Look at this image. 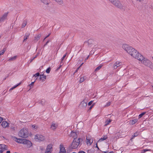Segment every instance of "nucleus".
<instances>
[{
    "mask_svg": "<svg viewBox=\"0 0 153 153\" xmlns=\"http://www.w3.org/2000/svg\"><path fill=\"white\" fill-rule=\"evenodd\" d=\"M141 150H138L137 153H141Z\"/></svg>",
    "mask_w": 153,
    "mask_h": 153,
    "instance_id": "obj_56",
    "label": "nucleus"
},
{
    "mask_svg": "<svg viewBox=\"0 0 153 153\" xmlns=\"http://www.w3.org/2000/svg\"><path fill=\"white\" fill-rule=\"evenodd\" d=\"M51 34V33H49L48 35L46 37V38H48V37Z\"/></svg>",
    "mask_w": 153,
    "mask_h": 153,
    "instance_id": "obj_55",
    "label": "nucleus"
},
{
    "mask_svg": "<svg viewBox=\"0 0 153 153\" xmlns=\"http://www.w3.org/2000/svg\"><path fill=\"white\" fill-rule=\"evenodd\" d=\"M46 79V76H43V77H40L39 80L42 82L44 81Z\"/></svg>",
    "mask_w": 153,
    "mask_h": 153,
    "instance_id": "obj_24",
    "label": "nucleus"
},
{
    "mask_svg": "<svg viewBox=\"0 0 153 153\" xmlns=\"http://www.w3.org/2000/svg\"><path fill=\"white\" fill-rule=\"evenodd\" d=\"M102 65H100L97 67L95 69V71H97L100 70L102 67Z\"/></svg>",
    "mask_w": 153,
    "mask_h": 153,
    "instance_id": "obj_33",
    "label": "nucleus"
},
{
    "mask_svg": "<svg viewBox=\"0 0 153 153\" xmlns=\"http://www.w3.org/2000/svg\"><path fill=\"white\" fill-rule=\"evenodd\" d=\"M66 54H67V53H66L65 54V55H64L63 56V57L62 58V59H61V64H63V60L65 58V56H66Z\"/></svg>",
    "mask_w": 153,
    "mask_h": 153,
    "instance_id": "obj_32",
    "label": "nucleus"
},
{
    "mask_svg": "<svg viewBox=\"0 0 153 153\" xmlns=\"http://www.w3.org/2000/svg\"><path fill=\"white\" fill-rule=\"evenodd\" d=\"M0 146H1L0 148L1 149L0 150V153H2L4 151L8 149L7 146L5 144H0Z\"/></svg>",
    "mask_w": 153,
    "mask_h": 153,
    "instance_id": "obj_8",
    "label": "nucleus"
},
{
    "mask_svg": "<svg viewBox=\"0 0 153 153\" xmlns=\"http://www.w3.org/2000/svg\"><path fill=\"white\" fill-rule=\"evenodd\" d=\"M21 83H20L19 84H18V85H15V86H14L13 87L11 88L10 89V91H11L13 90L16 87H17Z\"/></svg>",
    "mask_w": 153,
    "mask_h": 153,
    "instance_id": "obj_30",
    "label": "nucleus"
},
{
    "mask_svg": "<svg viewBox=\"0 0 153 153\" xmlns=\"http://www.w3.org/2000/svg\"><path fill=\"white\" fill-rule=\"evenodd\" d=\"M37 56V55H36L34 57L33 59H31L30 60V62H31L34 59H35V58H36V57Z\"/></svg>",
    "mask_w": 153,
    "mask_h": 153,
    "instance_id": "obj_42",
    "label": "nucleus"
},
{
    "mask_svg": "<svg viewBox=\"0 0 153 153\" xmlns=\"http://www.w3.org/2000/svg\"><path fill=\"white\" fill-rule=\"evenodd\" d=\"M146 112H143L142 113H141V114H140L138 116L139 118H140L141 117H142V116L146 114Z\"/></svg>",
    "mask_w": 153,
    "mask_h": 153,
    "instance_id": "obj_29",
    "label": "nucleus"
},
{
    "mask_svg": "<svg viewBox=\"0 0 153 153\" xmlns=\"http://www.w3.org/2000/svg\"><path fill=\"white\" fill-rule=\"evenodd\" d=\"M59 4H62L63 3L62 0H55Z\"/></svg>",
    "mask_w": 153,
    "mask_h": 153,
    "instance_id": "obj_22",
    "label": "nucleus"
},
{
    "mask_svg": "<svg viewBox=\"0 0 153 153\" xmlns=\"http://www.w3.org/2000/svg\"><path fill=\"white\" fill-rule=\"evenodd\" d=\"M51 68H48L46 70V72L47 73H49L50 72V71H51Z\"/></svg>",
    "mask_w": 153,
    "mask_h": 153,
    "instance_id": "obj_38",
    "label": "nucleus"
},
{
    "mask_svg": "<svg viewBox=\"0 0 153 153\" xmlns=\"http://www.w3.org/2000/svg\"><path fill=\"white\" fill-rule=\"evenodd\" d=\"M8 13H5L2 15V16L0 18V22H3L7 19L8 16Z\"/></svg>",
    "mask_w": 153,
    "mask_h": 153,
    "instance_id": "obj_10",
    "label": "nucleus"
},
{
    "mask_svg": "<svg viewBox=\"0 0 153 153\" xmlns=\"http://www.w3.org/2000/svg\"><path fill=\"white\" fill-rule=\"evenodd\" d=\"M134 120L131 121L130 122V123H131L132 125H133L134 124Z\"/></svg>",
    "mask_w": 153,
    "mask_h": 153,
    "instance_id": "obj_48",
    "label": "nucleus"
},
{
    "mask_svg": "<svg viewBox=\"0 0 153 153\" xmlns=\"http://www.w3.org/2000/svg\"><path fill=\"white\" fill-rule=\"evenodd\" d=\"M13 138L16 139L15 141L16 142L19 143L26 145L28 148H30L32 146V143L28 140L22 138H17L15 136Z\"/></svg>",
    "mask_w": 153,
    "mask_h": 153,
    "instance_id": "obj_2",
    "label": "nucleus"
},
{
    "mask_svg": "<svg viewBox=\"0 0 153 153\" xmlns=\"http://www.w3.org/2000/svg\"><path fill=\"white\" fill-rule=\"evenodd\" d=\"M18 136L22 138H25L28 137V130L26 128H23L19 132Z\"/></svg>",
    "mask_w": 153,
    "mask_h": 153,
    "instance_id": "obj_6",
    "label": "nucleus"
},
{
    "mask_svg": "<svg viewBox=\"0 0 153 153\" xmlns=\"http://www.w3.org/2000/svg\"><path fill=\"white\" fill-rule=\"evenodd\" d=\"M85 80V79L84 77H81L79 80V82L80 83L82 82Z\"/></svg>",
    "mask_w": 153,
    "mask_h": 153,
    "instance_id": "obj_34",
    "label": "nucleus"
},
{
    "mask_svg": "<svg viewBox=\"0 0 153 153\" xmlns=\"http://www.w3.org/2000/svg\"><path fill=\"white\" fill-rule=\"evenodd\" d=\"M94 106V105L93 104L89 108V110H90L91 109V108H92L93 107V106Z\"/></svg>",
    "mask_w": 153,
    "mask_h": 153,
    "instance_id": "obj_50",
    "label": "nucleus"
},
{
    "mask_svg": "<svg viewBox=\"0 0 153 153\" xmlns=\"http://www.w3.org/2000/svg\"><path fill=\"white\" fill-rule=\"evenodd\" d=\"M39 76H40V77H43V76H44L43 74H40V75H39Z\"/></svg>",
    "mask_w": 153,
    "mask_h": 153,
    "instance_id": "obj_52",
    "label": "nucleus"
},
{
    "mask_svg": "<svg viewBox=\"0 0 153 153\" xmlns=\"http://www.w3.org/2000/svg\"><path fill=\"white\" fill-rule=\"evenodd\" d=\"M136 0L137 1H140V2H141V1H143V0Z\"/></svg>",
    "mask_w": 153,
    "mask_h": 153,
    "instance_id": "obj_59",
    "label": "nucleus"
},
{
    "mask_svg": "<svg viewBox=\"0 0 153 153\" xmlns=\"http://www.w3.org/2000/svg\"><path fill=\"white\" fill-rule=\"evenodd\" d=\"M111 104V102H108L107 104L105 105V107H107L109 106Z\"/></svg>",
    "mask_w": 153,
    "mask_h": 153,
    "instance_id": "obj_41",
    "label": "nucleus"
},
{
    "mask_svg": "<svg viewBox=\"0 0 153 153\" xmlns=\"http://www.w3.org/2000/svg\"><path fill=\"white\" fill-rule=\"evenodd\" d=\"M137 119H134V123L137 122Z\"/></svg>",
    "mask_w": 153,
    "mask_h": 153,
    "instance_id": "obj_54",
    "label": "nucleus"
},
{
    "mask_svg": "<svg viewBox=\"0 0 153 153\" xmlns=\"http://www.w3.org/2000/svg\"><path fill=\"white\" fill-rule=\"evenodd\" d=\"M77 134L75 132H73L72 131L71 132V136L73 137L74 138H76V136Z\"/></svg>",
    "mask_w": 153,
    "mask_h": 153,
    "instance_id": "obj_18",
    "label": "nucleus"
},
{
    "mask_svg": "<svg viewBox=\"0 0 153 153\" xmlns=\"http://www.w3.org/2000/svg\"><path fill=\"white\" fill-rule=\"evenodd\" d=\"M134 151H136L137 150V149H136V148H135V147H134Z\"/></svg>",
    "mask_w": 153,
    "mask_h": 153,
    "instance_id": "obj_63",
    "label": "nucleus"
},
{
    "mask_svg": "<svg viewBox=\"0 0 153 153\" xmlns=\"http://www.w3.org/2000/svg\"><path fill=\"white\" fill-rule=\"evenodd\" d=\"M79 67H78L76 69V70L75 72H74V73H76V72H77V71H78V70H79Z\"/></svg>",
    "mask_w": 153,
    "mask_h": 153,
    "instance_id": "obj_53",
    "label": "nucleus"
},
{
    "mask_svg": "<svg viewBox=\"0 0 153 153\" xmlns=\"http://www.w3.org/2000/svg\"><path fill=\"white\" fill-rule=\"evenodd\" d=\"M41 1L46 4H49V2L47 0H41Z\"/></svg>",
    "mask_w": 153,
    "mask_h": 153,
    "instance_id": "obj_25",
    "label": "nucleus"
},
{
    "mask_svg": "<svg viewBox=\"0 0 153 153\" xmlns=\"http://www.w3.org/2000/svg\"><path fill=\"white\" fill-rule=\"evenodd\" d=\"M78 153H85V152L83 151H79Z\"/></svg>",
    "mask_w": 153,
    "mask_h": 153,
    "instance_id": "obj_47",
    "label": "nucleus"
},
{
    "mask_svg": "<svg viewBox=\"0 0 153 153\" xmlns=\"http://www.w3.org/2000/svg\"><path fill=\"white\" fill-rule=\"evenodd\" d=\"M87 105V101L85 100L82 101L79 104V107L80 109H84Z\"/></svg>",
    "mask_w": 153,
    "mask_h": 153,
    "instance_id": "obj_7",
    "label": "nucleus"
},
{
    "mask_svg": "<svg viewBox=\"0 0 153 153\" xmlns=\"http://www.w3.org/2000/svg\"><path fill=\"white\" fill-rule=\"evenodd\" d=\"M107 135L104 136L103 137L101 138L98 141H101L106 140L107 138Z\"/></svg>",
    "mask_w": 153,
    "mask_h": 153,
    "instance_id": "obj_19",
    "label": "nucleus"
},
{
    "mask_svg": "<svg viewBox=\"0 0 153 153\" xmlns=\"http://www.w3.org/2000/svg\"><path fill=\"white\" fill-rule=\"evenodd\" d=\"M88 137H86L87 143V144H89L90 145L93 142V140L91 139H89L88 138Z\"/></svg>",
    "mask_w": 153,
    "mask_h": 153,
    "instance_id": "obj_16",
    "label": "nucleus"
},
{
    "mask_svg": "<svg viewBox=\"0 0 153 153\" xmlns=\"http://www.w3.org/2000/svg\"><path fill=\"white\" fill-rule=\"evenodd\" d=\"M140 133V132L139 131H137L135 133H134V137H136L138 136V135H139Z\"/></svg>",
    "mask_w": 153,
    "mask_h": 153,
    "instance_id": "obj_37",
    "label": "nucleus"
},
{
    "mask_svg": "<svg viewBox=\"0 0 153 153\" xmlns=\"http://www.w3.org/2000/svg\"><path fill=\"white\" fill-rule=\"evenodd\" d=\"M133 138L132 137V138H131V139H130V140H131V141H133Z\"/></svg>",
    "mask_w": 153,
    "mask_h": 153,
    "instance_id": "obj_62",
    "label": "nucleus"
},
{
    "mask_svg": "<svg viewBox=\"0 0 153 153\" xmlns=\"http://www.w3.org/2000/svg\"><path fill=\"white\" fill-rule=\"evenodd\" d=\"M3 120V118L0 117V123H1L2 121Z\"/></svg>",
    "mask_w": 153,
    "mask_h": 153,
    "instance_id": "obj_46",
    "label": "nucleus"
},
{
    "mask_svg": "<svg viewBox=\"0 0 153 153\" xmlns=\"http://www.w3.org/2000/svg\"><path fill=\"white\" fill-rule=\"evenodd\" d=\"M111 120H106L105 122V126H106L108 125L109 124V123L111 122Z\"/></svg>",
    "mask_w": 153,
    "mask_h": 153,
    "instance_id": "obj_26",
    "label": "nucleus"
},
{
    "mask_svg": "<svg viewBox=\"0 0 153 153\" xmlns=\"http://www.w3.org/2000/svg\"><path fill=\"white\" fill-rule=\"evenodd\" d=\"M82 141V139L80 138H74L72 143L70 146V148L74 149H77L78 146H79V145L80 142Z\"/></svg>",
    "mask_w": 153,
    "mask_h": 153,
    "instance_id": "obj_3",
    "label": "nucleus"
},
{
    "mask_svg": "<svg viewBox=\"0 0 153 153\" xmlns=\"http://www.w3.org/2000/svg\"><path fill=\"white\" fill-rule=\"evenodd\" d=\"M32 82L31 84L29 85V86H30V89L32 88L33 87V85L34 83V82Z\"/></svg>",
    "mask_w": 153,
    "mask_h": 153,
    "instance_id": "obj_35",
    "label": "nucleus"
},
{
    "mask_svg": "<svg viewBox=\"0 0 153 153\" xmlns=\"http://www.w3.org/2000/svg\"><path fill=\"white\" fill-rule=\"evenodd\" d=\"M106 153H114V152L113 151H111L110 152H106Z\"/></svg>",
    "mask_w": 153,
    "mask_h": 153,
    "instance_id": "obj_58",
    "label": "nucleus"
},
{
    "mask_svg": "<svg viewBox=\"0 0 153 153\" xmlns=\"http://www.w3.org/2000/svg\"><path fill=\"white\" fill-rule=\"evenodd\" d=\"M149 65L148 67H149L151 70H153V64L152 62H151Z\"/></svg>",
    "mask_w": 153,
    "mask_h": 153,
    "instance_id": "obj_23",
    "label": "nucleus"
},
{
    "mask_svg": "<svg viewBox=\"0 0 153 153\" xmlns=\"http://www.w3.org/2000/svg\"><path fill=\"white\" fill-rule=\"evenodd\" d=\"M17 56H15L12 57L8 59V61H14L17 58Z\"/></svg>",
    "mask_w": 153,
    "mask_h": 153,
    "instance_id": "obj_17",
    "label": "nucleus"
},
{
    "mask_svg": "<svg viewBox=\"0 0 153 153\" xmlns=\"http://www.w3.org/2000/svg\"><path fill=\"white\" fill-rule=\"evenodd\" d=\"M150 149H144V150H143V152H145L147 151H150Z\"/></svg>",
    "mask_w": 153,
    "mask_h": 153,
    "instance_id": "obj_43",
    "label": "nucleus"
},
{
    "mask_svg": "<svg viewBox=\"0 0 153 153\" xmlns=\"http://www.w3.org/2000/svg\"><path fill=\"white\" fill-rule=\"evenodd\" d=\"M40 75V74L39 73H37L33 75V76H35V77H36L37 76H39Z\"/></svg>",
    "mask_w": 153,
    "mask_h": 153,
    "instance_id": "obj_40",
    "label": "nucleus"
},
{
    "mask_svg": "<svg viewBox=\"0 0 153 153\" xmlns=\"http://www.w3.org/2000/svg\"><path fill=\"white\" fill-rule=\"evenodd\" d=\"M57 126L58 125L56 123H55L53 122L52 123L51 128V129L53 130H54L56 129Z\"/></svg>",
    "mask_w": 153,
    "mask_h": 153,
    "instance_id": "obj_12",
    "label": "nucleus"
},
{
    "mask_svg": "<svg viewBox=\"0 0 153 153\" xmlns=\"http://www.w3.org/2000/svg\"><path fill=\"white\" fill-rule=\"evenodd\" d=\"M93 41L92 39H90L88 40V44H91L92 43Z\"/></svg>",
    "mask_w": 153,
    "mask_h": 153,
    "instance_id": "obj_39",
    "label": "nucleus"
},
{
    "mask_svg": "<svg viewBox=\"0 0 153 153\" xmlns=\"http://www.w3.org/2000/svg\"><path fill=\"white\" fill-rule=\"evenodd\" d=\"M59 153H66V151L63 145H60Z\"/></svg>",
    "mask_w": 153,
    "mask_h": 153,
    "instance_id": "obj_13",
    "label": "nucleus"
},
{
    "mask_svg": "<svg viewBox=\"0 0 153 153\" xmlns=\"http://www.w3.org/2000/svg\"><path fill=\"white\" fill-rule=\"evenodd\" d=\"M96 147L98 149H99V148H98V146H97V143H96Z\"/></svg>",
    "mask_w": 153,
    "mask_h": 153,
    "instance_id": "obj_57",
    "label": "nucleus"
},
{
    "mask_svg": "<svg viewBox=\"0 0 153 153\" xmlns=\"http://www.w3.org/2000/svg\"><path fill=\"white\" fill-rule=\"evenodd\" d=\"M122 48L129 54L131 56H133L134 49L133 48L126 44H123L122 46Z\"/></svg>",
    "mask_w": 153,
    "mask_h": 153,
    "instance_id": "obj_5",
    "label": "nucleus"
},
{
    "mask_svg": "<svg viewBox=\"0 0 153 153\" xmlns=\"http://www.w3.org/2000/svg\"><path fill=\"white\" fill-rule=\"evenodd\" d=\"M27 21L26 20H25L24 21L23 23L22 24V28H24L27 25Z\"/></svg>",
    "mask_w": 153,
    "mask_h": 153,
    "instance_id": "obj_20",
    "label": "nucleus"
},
{
    "mask_svg": "<svg viewBox=\"0 0 153 153\" xmlns=\"http://www.w3.org/2000/svg\"><path fill=\"white\" fill-rule=\"evenodd\" d=\"M91 77H93V78L95 79L97 77V76L96 74H93L92 76Z\"/></svg>",
    "mask_w": 153,
    "mask_h": 153,
    "instance_id": "obj_36",
    "label": "nucleus"
},
{
    "mask_svg": "<svg viewBox=\"0 0 153 153\" xmlns=\"http://www.w3.org/2000/svg\"><path fill=\"white\" fill-rule=\"evenodd\" d=\"M5 50L6 49L4 48L1 51H0V55H3L4 53Z\"/></svg>",
    "mask_w": 153,
    "mask_h": 153,
    "instance_id": "obj_31",
    "label": "nucleus"
},
{
    "mask_svg": "<svg viewBox=\"0 0 153 153\" xmlns=\"http://www.w3.org/2000/svg\"><path fill=\"white\" fill-rule=\"evenodd\" d=\"M115 137L116 138H119L120 137V132H118L117 133H116L115 134Z\"/></svg>",
    "mask_w": 153,
    "mask_h": 153,
    "instance_id": "obj_21",
    "label": "nucleus"
},
{
    "mask_svg": "<svg viewBox=\"0 0 153 153\" xmlns=\"http://www.w3.org/2000/svg\"><path fill=\"white\" fill-rule=\"evenodd\" d=\"M93 101H91L88 103V105H90L92 103Z\"/></svg>",
    "mask_w": 153,
    "mask_h": 153,
    "instance_id": "obj_44",
    "label": "nucleus"
},
{
    "mask_svg": "<svg viewBox=\"0 0 153 153\" xmlns=\"http://www.w3.org/2000/svg\"><path fill=\"white\" fill-rule=\"evenodd\" d=\"M89 55L87 57L86 59H88V58H89Z\"/></svg>",
    "mask_w": 153,
    "mask_h": 153,
    "instance_id": "obj_64",
    "label": "nucleus"
},
{
    "mask_svg": "<svg viewBox=\"0 0 153 153\" xmlns=\"http://www.w3.org/2000/svg\"><path fill=\"white\" fill-rule=\"evenodd\" d=\"M29 34H27V35H25L24 37V41L26 40V39H27L28 37H29Z\"/></svg>",
    "mask_w": 153,
    "mask_h": 153,
    "instance_id": "obj_28",
    "label": "nucleus"
},
{
    "mask_svg": "<svg viewBox=\"0 0 153 153\" xmlns=\"http://www.w3.org/2000/svg\"><path fill=\"white\" fill-rule=\"evenodd\" d=\"M50 41L49 40H48L45 43V44L44 45V46H45L46 45H47V44H48V43H49V42Z\"/></svg>",
    "mask_w": 153,
    "mask_h": 153,
    "instance_id": "obj_49",
    "label": "nucleus"
},
{
    "mask_svg": "<svg viewBox=\"0 0 153 153\" xmlns=\"http://www.w3.org/2000/svg\"><path fill=\"white\" fill-rule=\"evenodd\" d=\"M83 63H82L80 65V66L79 67L80 68L82 65H83Z\"/></svg>",
    "mask_w": 153,
    "mask_h": 153,
    "instance_id": "obj_61",
    "label": "nucleus"
},
{
    "mask_svg": "<svg viewBox=\"0 0 153 153\" xmlns=\"http://www.w3.org/2000/svg\"><path fill=\"white\" fill-rule=\"evenodd\" d=\"M10 151H7L6 152V153H10Z\"/></svg>",
    "mask_w": 153,
    "mask_h": 153,
    "instance_id": "obj_60",
    "label": "nucleus"
},
{
    "mask_svg": "<svg viewBox=\"0 0 153 153\" xmlns=\"http://www.w3.org/2000/svg\"><path fill=\"white\" fill-rule=\"evenodd\" d=\"M60 65L59 66L57 69V70H59L60 68L62 66V65H63L62 64H61V63H60Z\"/></svg>",
    "mask_w": 153,
    "mask_h": 153,
    "instance_id": "obj_45",
    "label": "nucleus"
},
{
    "mask_svg": "<svg viewBox=\"0 0 153 153\" xmlns=\"http://www.w3.org/2000/svg\"><path fill=\"white\" fill-rule=\"evenodd\" d=\"M52 149V145H48L46 149L45 153H51V149Z\"/></svg>",
    "mask_w": 153,
    "mask_h": 153,
    "instance_id": "obj_11",
    "label": "nucleus"
},
{
    "mask_svg": "<svg viewBox=\"0 0 153 153\" xmlns=\"http://www.w3.org/2000/svg\"><path fill=\"white\" fill-rule=\"evenodd\" d=\"M45 139L44 137L42 135H36L35 136V139L36 141H42Z\"/></svg>",
    "mask_w": 153,
    "mask_h": 153,
    "instance_id": "obj_9",
    "label": "nucleus"
},
{
    "mask_svg": "<svg viewBox=\"0 0 153 153\" xmlns=\"http://www.w3.org/2000/svg\"><path fill=\"white\" fill-rule=\"evenodd\" d=\"M114 6L122 10H124L125 7L118 0H109Z\"/></svg>",
    "mask_w": 153,
    "mask_h": 153,
    "instance_id": "obj_4",
    "label": "nucleus"
},
{
    "mask_svg": "<svg viewBox=\"0 0 153 153\" xmlns=\"http://www.w3.org/2000/svg\"><path fill=\"white\" fill-rule=\"evenodd\" d=\"M32 127H33V128H36V126L33 125H32Z\"/></svg>",
    "mask_w": 153,
    "mask_h": 153,
    "instance_id": "obj_51",
    "label": "nucleus"
},
{
    "mask_svg": "<svg viewBox=\"0 0 153 153\" xmlns=\"http://www.w3.org/2000/svg\"><path fill=\"white\" fill-rule=\"evenodd\" d=\"M134 58L140 61L142 64L147 67L151 62L147 58L144 57L138 51L135 49Z\"/></svg>",
    "mask_w": 153,
    "mask_h": 153,
    "instance_id": "obj_1",
    "label": "nucleus"
},
{
    "mask_svg": "<svg viewBox=\"0 0 153 153\" xmlns=\"http://www.w3.org/2000/svg\"><path fill=\"white\" fill-rule=\"evenodd\" d=\"M121 62L119 61L116 62L114 65V69H116L118 67H119L120 65Z\"/></svg>",
    "mask_w": 153,
    "mask_h": 153,
    "instance_id": "obj_14",
    "label": "nucleus"
},
{
    "mask_svg": "<svg viewBox=\"0 0 153 153\" xmlns=\"http://www.w3.org/2000/svg\"><path fill=\"white\" fill-rule=\"evenodd\" d=\"M41 36V34H39L37 36H36L35 37V39H36L37 40H38L39 39Z\"/></svg>",
    "mask_w": 153,
    "mask_h": 153,
    "instance_id": "obj_27",
    "label": "nucleus"
},
{
    "mask_svg": "<svg viewBox=\"0 0 153 153\" xmlns=\"http://www.w3.org/2000/svg\"><path fill=\"white\" fill-rule=\"evenodd\" d=\"M1 125L4 128H6L8 126V123L6 121H3Z\"/></svg>",
    "mask_w": 153,
    "mask_h": 153,
    "instance_id": "obj_15",
    "label": "nucleus"
}]
</instances>
